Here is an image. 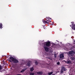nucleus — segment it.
Here are the masks:
<instances>
[{
  "label": "nucleus",
  "instance_id": "nucleus-15",
  "mask_svg": "<svg viewBox=\"0 0 75 75\" xmlns=\"http://www.w3.org/2000/svg\"><path fill=\"white\" fill-rule=\"evenodd\" d=\"M72 62L71 60H69L67 62V64H71Z\"/></svg>",
  "mask_w": 75,
  "mask_h": 75
},
{
  "label": "nucleus",
  "instance_id": "nucleus-13",
  "mask_svg": "<svg viewBox=\"0 0 75 75\" xmlns=\"http://www.w3.org/2000/svg\"><path fill=\"white\" fill-rule=\"evenodd\" d=\"M75 57H71V60L72 61H73V60H75Z\"/></svg>",
  "mask_w": 75,
  "mask_h": 75
},
{
  "label": "nucleus",
  "instance_id": "nucleus-25",
  "mask_svg": "<svg viewBox=\"0 0 75 75\" xmlns=\"http://www.w3.org/2000/svg\"><path fill=\"white\" fill-rule=\"evenodd\" d=\"M43 26H44V25H42V27H43V28H44V27H43Z\"/></svg>",
  "mask_w": 75,
  "mask_h": 75
},
{
  "label": "nucleus",
  "instance_id": "nucleus-12",
  "mask_svg": "<svg viewBox=\"0 0 75 75\" xmlns=\"http://www.w3.org/2000/svg\"><path fill=\"white\" fill-rule=\"evenodd\" d=\"M3 26V24L1 23H0V28H1V29H2V28H3V27H2Z\"/></svg>",
  "mask_w": 75,
  "mask_h": 75
},
{
  "label": "nucleus",
  "instance_id": "nucleus-32",
  "mask_svg": "<svg viewBox=\"0 0 75 75\" xmlns=\"http://www.w3.org/2000/svg\"><path fill=\"white\" fill-rule=\"evenodd\" d=\"M74 44H75V43H74Z\"/></svg>",
  "mask_w": 75,
  "mask_h": 75
},
{
  "label": "nucleus",
  "instance_id": "nucleus-18",
  "mask_svg": "<svg viewBox=\"0 0 75 75\" xmlns=\"http://www.w3.org/2000/svg\"><path fill=\"white\" fill-rule=\"evenodd\" d=\"M48 59H50V60H52V59L51 57H48Z\"/></svg>",
  "mask_w": 75,
  "mask_h": 75
},
{
  "label": "nucleus",
  "instance_id": "nucleus-2",
  "mask_svg": "<svg viewBox=\"0 0 75 75\" xmlns=\"http://www.w3.org/2000/svg\"><path fill=\"white\" fill-rule=\"evenodd\" d=\"M67 70V69L66 68L64 67H62L60 70V72L61 74H63V73H64V71H66Z\"/></svg>",
  "mask_w": 75,
  "mask_h": 75
},
{
  "label": "nucleus",
  "instance_id": "nucleus-5",
  "mask_svg": "<svg viewBox=\"0 0 75 75\" xmlns=\"http://www.w3.org/2000/svg\"><path fill=\"white\" fill-rule=\"evenodd\" d=\"M69 54L71 55V54H74V52L73 51H70L69 52Z\"/></svg>",
  "mask_w": 75,
  "mask_h": 75
},
{
  "label": "nucleus",
  "instance_id": "nucleus-29",
  "mask_svg": "<svg viewBox=\"0 0 75 75\" xmlns=\"http://www.w3.org/2000/svg\"><path fill=\"white\" fill-rule=\"evenodd\" d=\"M74 30H75V27L74 28Z\"/></svg>",
  "mask_w": 75,
  "mask_h": 75
},
{
  "label": "nucleus",
  "instance_id": "nucleus-30",
  "mask_svg": "<svg viewBox=\"0 0 75 75\" xmlns=\"http://www.w3.org/2000/svg\"><path fill=\"white\" fill-rule=\"evenodd\" d=\"M67 61H65V62H66V63H67Z\"/></svg>",
  "mask_w": 75,
  "mask_h": 75
},
{
  "label": "nucleus",
  "instance_id": "nucleus-24",
  "mask_svg": "<svg viewBox=\"0 0 75 75\" xmlns=\"http://www.w3.org/2000/svg\"><path fill=\"white\" fill-rule=\"evenodd\" d=\"M54 57H55V58H56V57H57V54H54Z\"/></svg>",
  "mask_w": 75,
  "mask_h": 75
},
{
  "label": "nucleus",
  "instance_id": "nucleus-16",
  "mask_svg": "<svg viewBox=\"0 0 75 75\" xmlns=\"http://www.w3.org/2000/svg\"><path fill=\"white\" fill-rule=\"evenodd\" d=\"M69 75H75V74H74L73 72H72L71 73L69 74Z\"/></svg>",
  "mask_w": 75,
  "mask_h": 75
},
{
  "label": "nucleus",
  "instance_id": "nucleus-9",
  "mask_svg": "<svg viewBox=\"0 0 75 75\" xmlns=\"http://www.w3.org/2000/svg\"><path fill=\"white\" fill-rule=\"evenodd\" d=\"M44 48L45 51H48V48L47 47H45Z\"/></svg>",
  "mask_w": 75,
  "mask_h": 75
},
{
  "label": "nucleus",
  "instance_id": "nucleus-33",
  "mask_svg": "<svg viewBox=\"0 0 75 75\" xmlns=\"http://www.w3.org/2000/svg\"><path fill=\"white\" fill-rule=\"evenodd\" d=\"M70 26H71V25H70Z\"/></svg>",
  "mask_w": 75,
  "mask_h": 75
},
{
  "label": "nucleus",
  "instance_id": "nucleus-31",
  "mask_svg": "<svg viewBox=\"0 0 75 75\" xmlns=\"http://www.w3.org/2000/svg\"><path fill=\"white\" fill-rule=\"evenodd\" d=\"M71 56H73V55H72Z\"/></svg>",
  "mask_w": 75,
  "mask_h": 75
},
{
  "label": "nucleus",
  "instance_id": "nucleus-7",
  "mask_svg": "<svg viewBox=\"0 0 75 75\" xmlns=\"http://www.w3.org/2000/svg\"><path fill=\"white\" fill-rule=\"evenodd\" d=\"M60 58L61 59V58H62L64 57V54H61L59 55Z\"/></svg>",
  "mask_w": 75,
  "mask_h": 75
},
{
  "label": "nucleus",
  "instance_id": "nucleus-4",
  "mask_svg": "<svg viewBox=\"0 0 75 75\" xmlns=\"http://www.w3.org/2000/svg\"><path fill=\"white\" fill-rule=\"evenodd\" d=\"M45 45L46 46V47H50V46H51V43H50V42L49 41L46 42L45 44Z\"/></svg>",
  "mask_w": 75,
  "mask_h": 75
},
{
  "label": "nucleus",
  "instance_id": "nucleus-11",
  "mask_svg": "<svg viewBox=\"0 0 75 75\" xmlns=\"http://www.w3.org/2000/svg\"><path fill=\"white\" fill-rule=\"evenodd\" d=\"M72 28L74 30V27H75V24H72Z\"/></svg>",
  "mask_w": 75,
  "mask_h": 75
},
{
  "label": "nucleus",
  "instance_id": "nucleus-8",
  "mask_svg": "<svg viewBox=\"0 0 75 75\" xmlns=\"http://www.w3.org/2000/svg\"><path fill=\"white\" fill-rule=\"evenodd\" d=\"M27 66H28V67H30V66H31V62H28L27 63Z\"/></svg>",
  "mask_w": 75,
  "mask_h": 75
},
{
  "label": "nucleus",
  "instance_id": "nucleus-27",
  "mask_svg": "<svg viewBox=\"0 0 75 75\" xmlns=\"http://www.w3.org/2000/svg\"><path fill=\"white\" fill-rule=\"evenodd\" d=\"M49 19H50V20H51V18H49Z\"/></svg>",
  "mask_w": 75,
  "mask_h": 75
},
{
  "label": "nucleus",
  "instance_id": "nucleus-6",
  "mask_svg": "<svg viewBox=\"0 0 75 75\" xmlns=\"http://www.w3.org/2000/svg\"><path fill=\"white\" fill-rule=\"evenodd\" d=\"M37 74L38 75H42V71H38L37 72Z\"/></svg>",
  "mask_w": 75,
  "mask_h": 75
},
{
  "label": "nucleus",
  "instance_id": "nucleus-28",
  "mask_svg": "<svg viewBox=\"0 0 75 75\" xmlns=\"http://www.w3.org/2000/svg\"><path fill=\"white\" fill-rule=\"evenodd\" d=\"M49 21H49V23H50V22H51V21H50V20H49Z\"/></svg>",
  "mask_w": 75,
  "mask_h": 75
},
{
  "label": "nucleus",
  "instance_id": "nucleus-22",
  "mask_svg": "<svg viewBox=\"0 0 75 75\" xmlns=\"http://www.w3.org/2000/svg\"><path fill=\"white\" fill-rule=\"evenodd\" d=\"M2 69V67H1V65H0V71Z\"/></svg>",
  "mask_w": 75,
  "mask_h": 75
},
{
  "label": "nucleus",
  "instance_id": "nucleus-10",
  "mask_svg": "<svg viewBox=\"0 0 75 75\" xmlns=\"http://www.w3.org/2000/svg\"><path fill=\"white\" fill-rule=\"evenodd\" d=\"M26 69H27L26 68H25L22 69L21 71V73H22V72H24L25 71H26Z\"/></svg>",
  "mask_w": 75,
  "mask_h": 75
},
{
  "label": "nucleus",
  "instance_id": "nucleus-17",
  "mask_svg": "<svg viewBox=\"0 0 75 75\" xmlns=\"http://www.w3.org/2000/svg\"><path fill=\"white\" fill-rule=\"evenodd\" d=\"M30 71L31 72H33V71H34V68L33 67H32L30 69Z\"/></svg>",
  "mask_w": 75,
  "mask_h": 75
},
{
  "label": "nucleus",
  "instance_id": "nucleus-14",
  "mask_svg": "<svg viewBox=\"0 0 75 75\" xmlns=\"http://www.w3.org/2000/svg\"><path fill=\"white\" fill-rule=\"evenodd\" d=\"M53 74V72H51L48 73L47 74V75H52V74Z\"/></svg>",
  "mask_w": 75,
  "mask_h": 75
},
{
  "label": "nucleus",
  "instance_id": "nucleus-21",
  "mask_svg": "<svg viewBox=\"0 0 75 75\" xmlns=\"http://www.w3.org/2000/svg\"><path fill=\"white\" fill-rule=\"evenodd\" d=\"M35 64L36 65H38V62H37L36 61L35 62Z\"/></svg>",
  "mask_w": 75,
  "mask_h": 75
},
{
  "label": "nucleus",
  "instance_id": "nucleus-26",
  "mask_svg": "<svg viewBox=\"0 0 75 75\" xmlns=\"http://www.w3.org/2000/svg\"><path fill=\"white\" fill-rule=\"evenodd\" d=\"M17 75H21V74H18Z\"/></svg>",
  "mask_w": 75,
  "mask_h": 75
},
{
  "label": "nucleus",
  "instance_id": "nucleus-23",
  "mask_svg": "<svg viewBox=\"0 0 75 75\" xmlns=\"http://www.w3.org/2000/svg\"><path fill=\"white\" fill-rule=\"evenodd\" d=\"M57 65H59V64H60V63L59 62H58L57 63Z\"/></svg>",
  "mask_w": 75,
  "mask_h": 75
},
{
  "label": "nucleus",
  "instance_id": "nucleus-20",
  "mask_svg": "<svg viewBox=\"0 0 75 75\" xmlns=\"http://www.w3.org/2000/svg\"><path fill=\"white\" fill-rule=\"evenodd\" d=\"M30 75H34V73H30Z\"/></svg>",
  "mask_w": 75,
  "mask_h": 75
},
{
  "label": "nucleus",
  "instance_id": "nucleus-3",
  "mask_svg": "<svg viewBox=\"0 0 75 75\" xmlns=\"http://www.w3.org/2000/svg\"><path fill=\"white\" fill-rule=\"evenodd\" d=\"M50 19H49V18H46V21H45L44 20H42V22L43 23H47V24H49L50 23V21H49Z\"/></svg>",
  "mask_w": 75,
  "mask_h": 75
},
{
  "label": "nucleus",
  "instance_id": "nucleus-1",
  "mask_svg": "<svg viewBox=\"0 0 75 75\" xmlns=\"http://www.w3.org/2000/svg\"><path fill=\"white\" fill-rule=\"evenodd\" d=\"M9 59H10L8 60L9 61L11 62H12V61L14 64H17L19 62L18 60L17 59L11 56L10 57Z\"/></svg>",
  "mask_w": 75,
  "mask_h": 75
},
{
  "label": "nucleus",
  "instance_id": "nucleus-19",
  "mask_svg": "<svg viewBox=\"0 0 75 75\" xmlns=\"http://www.w3.org/2000/svg\"><path fill=\"white\" fill-rule=\"evenodd\" d=\"M43 28L45 30H46V29H47V27H46V26H43Z\"/></svg>",
  "mask_w": 75,
  "mask_h": 75
}]
</instances>
